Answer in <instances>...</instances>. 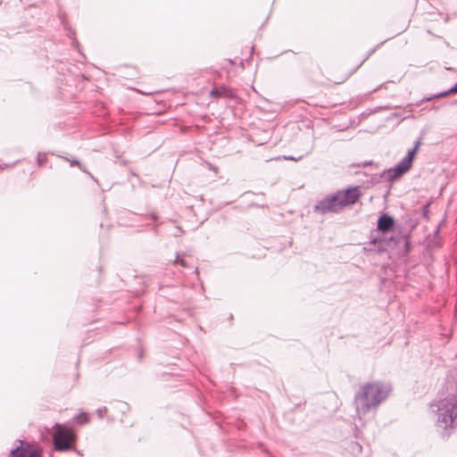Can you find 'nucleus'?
I'll use <instances>...</instances> for the list:
<instances>
[{"label":"nucleus","instance_id":"obj_8","mask_svg":"<svg viewBox=\"0 0 457 457\" xmlns=\"http://www.w3.org/2000/svg\"><path fill=\"white\" fill-rule=\"evenodd\" d=\"M74 420L76 421V423H78L79 425H83V424H87L89 422V417H88L87 413L82 412V413L78 414L74 418Z\"/></svg>","mask_w":457,"mask_h":457},{"label":"nucleus","instance_id":"obj_1","mask_svg":"<svg viewBox=\"0 0 457 457\" xmlns=\"http://www.w3.org/2000/svg\"><path fill=\"white\" fill-rule=\"evenodd\" d=\"M360 187H353L345 190L337 191L334 195L323 199L317 205L320 212H338L343 208L354 204L361 196Z\"/></svg>","mask_w":457,"mask_h":457},{"label":"nucleus","instance_id":"obj_10","mask_svg":"<svg viewBox=\"0 0 457 457\" xmlns=\"http://www.w3.org/2000/svg\"><path fill=\"white\" fill-rule=\"evenodd\" d=\"M455 93H457V84L454 85V87H453L445 95L455 94Z\"/></svg>","mask_w":457,"mask_h":457},{"label":"nucleus","instance_id":"obj_4","mask_svg":"<svg viewBox=\"0 0 457 457\" xmlns=\"http://www.w3.org/2000/svg\"><path fill=\"white\" fill-rule=\"evenodd\" d=\"M421 141L418 140L415 143L413 149L409 151L408 154L401 161V162L395 167L392 171L394 172V178H400L406 173L412 166V162L418 154Z\"/></svg>","mask_w":457,"mask_h":457},{"label":"nucleus","instance_id":"obj_2","mask_svg":"<svg viewBox=\"0 0 457 457\" xmlns=\"http://www.w3.org/2000/svg\"><path fill=\"white\" fill-rule=\"evenodd\" d=\"M385 398L386 394L379 385H365L355 397L357 411L367 413L371 408L377 407Z\"/></svg>","mask_w":457,"mask_h":457},{"label":"nucleus","instance_id":"obj_3","mask_svg":"<svg viewBox=\"0 0 457 457\" xmlns=\"http://www.w3.org/2000/svg\"><path fill=\"white\" fill-rule=\"evenodd\" d=\"M54 446L56 451L64 452L71 449L76 442L75 432L62 424H55L52 428Z\"/></svg>","mask_w":457,"mask_h":457},{"label":"nucleus","instance_id":"obj_7","mask_svg":"<svg viewBox=\"0 0 457 457\" xmlns=\"http://www.w3.org/2000/svg\"><path fill=\"white\" fill-rule=\"evenodd\" d=\"M394 220L393 218L384 215L381 216L378 222V228L383 232L388 231L391 229L394 226Z\"/></svg>","mask_w":457,"mask_h":457},{"label":"nucleus","instance_id":"obj_5","mask_svg":"<svg viewBox=\"0 0 457 457\" xmlns=\"http://www.w3.org/2000/svg\"><path fill=\"white\" fill-rule=\"evenodd\" d=\"M9 457H42V449L29 443L21 444L11 452Z\"/></svg>","mask_w":457,"mask_h":457},{"label":"nucleus","instance_id":"obj_13","mask_svg":"<svg viewBox=\"0 0 457 457\" xmlns=\"http://www.w3.org/2000/svg\"><path fill=\"white\" fill-rule=\"evenodd\" d=\"M348 79V76H345V79H343V81H345V79Z\"/></svg>","mask_w":457,"mask_h":457},{"label":"nucleus","instance_id":"obj_12","mask_svg":"<svg viewBox=\"0 0 457 457\" xmlns=\"http://www.w3.org/2000/svg\"><path fill=\"white\" fill-rule=\"evenodd\" d=\"M348 79V76H345V79H343V81H345V79Z\"/></svg>","mask_w":457,"mask_h":457},{"label":"nucleus","instance_id":"obj_9","mask_svg":"<svg viewBox=\"0 0 457 457\" xmlns=\"http://www.w3.org/2000/svg\"><path fill=\"white\" fill-rule=\"evenodd\" d=\"M47 162V156L46 154H38L37 163L39 166L44 165Z\"/></svg>","mask_w":457,"mask_h":457},{"label":"nucleus","instance_id":"obj_11","mask_svg":"<svg viewBox=\"0 0 457 457\" xmlns=\"http://www.w3.org/2000/svg\"><path fill=\"white\" fill-rule=\"evenodd\" d=\"M348 79V76H345V79H343V81H345V79Z\"/></svg>","mask_w":457,"mask_h":457},{"label":"nucleus","instance_id":"obj_6","mask_svg":"<svg viewBox=\"0 0 457 457\" xmlns=\"http://www.w3.org/2000/svg\"><path fill=\"white\" fill-rule=\"evenodd\" d=\"M210 96L214 98H232L234 96V92L229 87L220 86L213 87L210 92Z\"/></svg>","mask_w":457,"mask_h":457}]
</instances>
